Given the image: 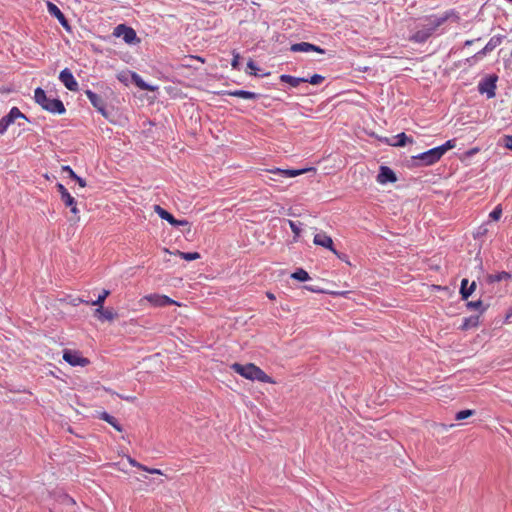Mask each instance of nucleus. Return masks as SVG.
Returning <instances> with one entry per match:
<instances>
[{
	"label": "nucleus",
	"mask_w": 512,
	"mask_h": 512,
	"mask_svg": "<svg viewBox=\"0 0 512 512\" xmlns=\"http://www.w3.org/2000/svg\"><path fill=\"white\" fill-rule=\"evenodd\" d=\"M456 146L455 139H451L446 141L443 145L438 146V150L440 151L441 155L443 156L448 150L453 149Z\"/></svg>",
	"instance_id": "473e14b6"
},
{
	"label": "nucleus",
	"mask_w": 512,
	"mask_h": 512,
	"mask_svg": "<svg viewBox=\"0 0 512 512\" xmlns=\"http://www.w3.org/2000/svg\"><path fill=\"white\" fill-rule=\"evenodd\" d=\"M312 169L313 168H308V169H280V168H275V169L269 170V172L272 173V174H275V175H279V176L284 177V178H288V177H296V176L302 175L305 172H307L309 170H312Z\"/></svg>",
	"instance_id": "2eb2a0df"
},
{
	"label": "nucleus",
	"mask_w": 512,
	"mask_h": 512,
	"mask_svg": "<svg viewBox=\"0 0 512 512\" xmlns=\"http://www.w3.org/2000/svg\"><path fill=\"white\" fill-rule=\"evenodd\" d=\"M65 502H66V509L68 507H75L76 506V502L73 498L69 497L68 495H66V499H65Z\"/></svg>",
	"instance_id": "c03bdc74"
},
{
	"label": "nucleus",
	"mask_w": 512,
	"mask_h": 512,
	"mask_svg": "<svg viewBox=\"0 0 512 512\" xmlns=\"http://www.w3.org/2000/svg\"><path fill=\"white\" fill-rule=\"evenodd\" d=\"M123 399L126 401L133 402L136 398L134 396H126V397H123Z\"/></svg>",
	"instance_id": "5fc2aeb1"
},
{
	"label": "nucleus",
	"mask_w": 512,
	"mask_h": 512,
	"mask_svg": "<svg viewBox=\"0 0 512 512\" xmlns=\"http://www.w3.org/2000/svg\"><path fill=\"white\" fill-rule=\"evenodd\" d=\"M100 418L104 421H106L107 423H109L112 427H114L117 431L119 432H122L123 428L122 426L118 423L117 419L111 415H109L107 412H103L101 413V416Z\"/></svg>",
	"instance_id": "cd10ccee"
},
{
	"label": "nucleus",
	"mask_w": 512,
	"mask_h": 512,
	"mask_svg": "<svg viewBox=\"0 0 512 512\" xmlns=\"http://www.w3.org/2000/svg\"><path fill=\"white\" fill-rule=\"evenodd\" d=\"M177 254L184 260L192 261L200 258V254L198 252H181L177 251Z\"/></svg>",
	"instance_id": "2f4dec72"
},
{
	"label": "nucleus",
	"mask_w": 512,
	"mask_h": 512,
	"mask_svg": "<svg viewBox=\"0 0 512 512\" xmlns=\"http://www.w3.org/2000/svg\"><path fill=\"white\" fill-rule=\"evenodd\" d=\"M146 472L148 473H151V474H159V475H162V471L160 469H157V468H149L148 467V470H145Z\"/></svg>",
	"instance_id": "de8ad7c7"
},
{
	"label": "nucleus",
	"mask_w": 512,
	"mask_h": 512,
	"mask_svg": "<svg viewBox=\"0 0 512 512\" xmlns=\"http://www.w3.org/2000/svg\"><path fill=\"white\" fill-rule=\"evenodd\" d=\"M57 188H58V191L61 195V199L64 200V184L62 183H57Z\"/></svg>",
	"instance_id": "49530a36"
},
{
	"label": "nucleus",
	"mask_w": 512,
	"mask_h": 512,
	"mask_svg": "<svg viewBox=\"0 0 512 512\" xmlns=\"http://www.w3.org/2000/svg\"><path fill=\"white\" fill-rule=\"evenodd\" d=\"M66 206L71 207V212L75 215L73 218V221L76 223L79 221L80 217L78 215L79 211L76 207V201L74 197H72L67 191H66Z\"/></svg>",
	"instance_id": "a878e982"
},
{
	"label": "nucleus",
	"mask_w": 512,
	"mask_h": 512,
	"mask_svg": "<svg viewBox=\"0 0 512 512\" xmlns=\"http://www.w3.org/2000/svg\"><path fill=\"white\" fill-rule=\"evenodd\" d=\"M113 35L116 37H122L127 44H139L140 38L137 37L136 31L132 27H128L125 24H119L115 27Z\"/></svg>",
	"instance_id": "39448f33"
},
{
	"label": "nucleus",
	"mask_w": 512,
	"mask_h": 512,
	"mask_svg": "<svg viewBox=\"0 0 512 512\" xmlns=\"http://www.w3.org/2000/svg\"><path fill=\"white\" fill-rule=\"evenodd\" d=\"M58 79L64 83V70H61L58 75Z\"/></svg>",
	"instance_id": "3c124183"
},
{
	"label": "nucleus",
	"mask_w": 512,
	"mask_h": 512,
	"mask_svg": "<svg viewBox=\"0 0 512 512\" xmlns=\"http://www.w3.org/2000/svg\"><path fill=\"white\" fill-rule=\"evenodd\" d=\"M434 32L427 26L424 25L421 29L416 31L411 39L418 43L425 42Z\"/></svg>",
	"instance_id": "f3484780"
},
{
	"label": "nucleus",
	"mask_w": 512,
	"mask_h": 512,
	"mask_svg": "<svg viewBox=\"0 0 512 512\" xmlns=\"http://www.w3.org/2000/svg\"><path fill=\"white\" fill-rule=\"evenodd\" d=\"M231 369L248 380H257L259 382L270 384L275 383V381L269 375H267L260 367L253 363H247L245 365L240 363H233L231 365Z\"/></svg>",
	"instance_id": "f257e3e1"
},
{
	"label": "nucleus",
	"mask_w": 512,
	"mask_h": 512,
	"mask_svg": "<svg viewBox=\"0 0 512 512\" xmlns=\"http://www.w3.org/2000/svg\"><path fill=\"white\" fill-rule=\"evenodd\" d=\"M474 414V411L473 410H461L459 411L456 415H455V419L457 421H461V420H464L470 416H472Z\"/></svg>",
	"instance_id": "f704fd0d"
},
{
	"label": "nucleus",
	"mask_w": 512,
	"mask_h": 512,
	"mask_svg": "<svg viewBox=\"0 0 512 512\" xmlns=\"http://www.w3.org/2000/svg\"><path fill=\"white\" fill-rule=\"evenodd\" d=\"M34 99L43 109L52 113H64V104L58 98H50L45 90L38 87L34 91Z\"/></svg>",
	"instance_id": "f03ea898"
},
{
	"label": "nucleus",
	"mask_w": 512,
	"mask_h": 512,
	"mask_svg": "<svg viewBox=\"0 0 512 512\" xmlns=\"http://www.w3.org/2000/svg\"><path fill=\"white\" fill-rule=\"evenodd\" d=\"M292 52H317L323 54L325 51L320 48L319 46H316L314 44L308 43V42H300L293 44L290 48Z\"/></svg>",
	"instance_id": "4468645a"
},
{
	"label": "nucleus",
	"mask_w": 512,
	"mask_h": 512,
	"mask_svg": "<svg viewBox=\"0 0 512 512\" xmlns=\"http://www.w3.org/2000/svg\"><path fill=\"white\" fill-rule=\"evenodd\" d=\"M127 460H128V462H129V464H130L131 466H133V467H136V468L141 469V470H148V467H147V466H145V465H143V464H141V463L137 462L134 458H132V457H130V456H128V457H127Z\"/></svg>",
	"instance_id": "58836bf2"
},
{
	"label": "nucleus",
	"mask_w": 512,
	"mask_h": 512,
	"mask_svg": "<svg viewBox=\"0 0 512 512\" xmlns=\"http://www.w3.org/2000/svg\"><path fill=\"white\" fill-rule=\"evenodd\" d=\"M66 89H68L70 91H77L78 90V83H77V81L75 80V78L72 75V73H70L67 69H66Z\"/></svg>",
	"instance_id": "c85d7f7f"
},
{
	"label": "nucleus",
	"mask_w": 512,
	"mask_h": 512,
	"mask_svg": "<svg viewBox=\"0 0 512 512\" xmlns=\"http://www.w3.org/2000/svg\"><path fill=\"white\" fill-rule=\"evenodd\" d=\"M266 295H267V297H268L270 300H274V299H275L274 294H273V293H271V292H267V294H266Z\"/></svg>",
	"instance_id": "6e6d98bb"
},
{
	"label": "nucleus",
	"mask_w": 512,
	"mask_h": 512,
	"mask_svg": "<svg viewBox=\"0 0 512 512\" xmlns=\"http://www.w3.org/2000/svg\"><path fill=\"white\" fill-rule=\"evenodd\" d=\"M305 289H307V290H309V291H311V292H315V293H320V292H322V290H321V289H317V288H315V287H313V286H305Z\"/></svg>",
	"instance_id": "8fccbe9b"
},
{
	"label": "nucleus",
	"mask_w": 512,
	"mask_h": 512,
	"mask_svg": "<svg viewBox=\"0 0 512 512\" xmlns=\"http://www.w3.org/2000/svg\"><path fill=\"white\" fill-rule=\"evenodd\" d=\"M154 211L163 220L169 222L172 226H187L190 231V223L187 220H177L171 213L162 208L160 205H154Z\"/></svg>",
	"instance_id": "423d86ee"
},
{
	"label": "nucleus",
	"mask_w": 512,
	"mask_h": 512,
	"mask_svg": "<svg viewBox=\"0 0 512 512\" xmlns=\"http://www.w3.org/2000/svg\"><path fill=\"white\" fill-rule=\"evenodd\" d=\"M66 174H68V178L78 184L79 189H84L86 187V180L77 176L76 173L66 165Z\"/></svg>",
	"instance_id": "393cba45"
},
{
	"label": "nucleus",
	"mask_w": 512,
	"mask_h": 512,
	"mask_svg": "<svg viewBox=\"0 0 512 512\" xmlns=\"http://www.w3.org/2000/svg\"><path fill=\"white\" fill-rule=\"evenodd\" d=\"M86 95L89 98L91 104L99 113H101L103 116L107 117L106 112V104L103 98L96 93L92 92L91 90L86 91Z\"/></svg>",
	"instance_id": "9d476101"
},
{
	"label": "nucleus",
	"mask_w": 512,
	"mask_h": 512,
	"mask_svg": "<svg viewBox=\"0 0 512 512\" xmlns=\"http://www.w3.org/2000/svg\"><path fill=\"white\" fill-rule=\"evenodd\" d=\"M502 43V36H493L490 38L485 47L478 51L473 58L482 59L486 54L492 52L497 46Z\"/></svg>",
	"instance_id": "9b49d317"
},
{
	"label": "nucleus",
	"mask_w": 512,
	"mask_h": 512,
	"mask_svg": "<svg viewBox=\"0 0 512 512\" xmlns=\"http://www.w3.org/2000/svg\"><path fill=\"white\" fill-rule=\"evenodd\" d=\"M473 42H474L473 40H467V41L465 42V45H466V46H470V45H472V44H473Z\"/></svg>",
	"instance_id": "4d7b16f0"
},
{
	"label": "nucleus",
	"mask_w": 512,
	"mask_h": 512,
	"mask_svg": "<svg viewBox=\"0 0 512 512\" xmlns=\"http://www.w3.org/2000/svg\"><path fill=\"white\" fill-rule=\"evenodd\" d=\"M288 223H289V226H290L292 232L294 233V240L296 241L301 234V229H300L299 225L292 220H288Z\"/></svg>",
	"instance_id": "c9c22d12"
},
{
	"label": "nucleus",
	"mask_w": 512,
	"mask_h": 512,
	"mask_svg": "<svg viewBox=\"0 0 512 512\" xmlns=\"http://www.w3.org/2000/svg\"><path fill=\"white\" fill-rule=\"evenodd\" d=\"M279 78L281 82L288 83L292 87H297L300 83L307 82V78H298L287 74H282Z\"/></svg>",
	"instance_id": "b1692460"
},
{
	"label": "nucleus",
	"mask_w": 512,
	"mask_h": 512,
	"mask_svg": "<svg viewBox=\"0 0 512 512\" xmlns=\"http://www.w3.org/2000/svg\"><path fill=\"white\" fill-rule=\"evenodd\" d=\"M94 316L100 321H113L117 317V313L113 309H104L103 306L98 307L94 311Z\"/></svg>",
	"instance_id": "dca6fc26"
},
{
	"label": "nucleus",
	"mask_w": 512,
	"mask_h": 512,
	"mask_svg": "<svg viewBox=\"0 0 512 512\" xmlns=\"http://www.w3.org/2000/svg\"><path fill=\"white\" fill-rule=\"evenodd\" d=\"M453 426H454L453 424H450L449 426L444 425V424H441V425H440V427L443 429V431H447V430H448V428H451V427H453Z\"/></svg>",
	"instance_id": "864d4df0"
},
{
	"label": "nucleus",
	"mask_w": 512,
	"mask_h": 512,
	"mask_svg": "<svg viewBox=\"0 0 512 512\" xmlns=\"http://www.w3.org/2000/svg\"><path fill=\"white\" fill-rule=\"evenodd\" d=\"M479 152V148L475 147V148H472L470 150H468L465 155L470 157V156H473L474 154L478 153Z\"/></svg>",
	"instance_id": "09e8293b"
},
{
	"label": "nucleus",
	"mask_w": 512,
	"mask_h": 512,
	"mask_svg": "<svg viewBox=\"0 0 512 512\" xmlns=\"http://www.w3.org/2000/svg\"><path fill=\"white\" fill-rule=\"evenodd\" d=\"M504 145L507 149L512 150V135H507L503 139Z\"/></svg>",
	"instance_id": "37998d69"
},
{
	"label": "nucleus",
	"mask_w": 512,
	"mask_h": 512,
	"mask_svg": "<svg viewBox=\"0 0 512 512\" xmlns=\"http://www.w3.org/2000/svg\"><path fill=\"white\" fill-rule=\"evenodd\" d=\"M226 94L229 96L238 97V98L247 99V100H253V99L258 98V94L254 93V92H250V91H245V90L228 91V92H226Z\"/></svg>",
	"instance_id": "5701e85b"
},
{
	"label": "nucleus",
	"mask_w": 512,
	"mask_h": 512,
	"mask_svg": "<svg viewBox=\"0 0 512 512\" xmlns=\"http://www.w3.org/2000/svg\"><path fill=\"white\" fill-rule=\"evenodd\" d=\"M468 279H463L461 281V288H460V294L464 300L468 299L469 296L475 291L476 289V282L473 281L470 286L468 287Z\"/></svg>",
	"instance_id": "6ab92c4d"
},
{
	"label": "nucleus",
	"mask_w": 512,
	"mask_h": 512,
	"mask_svg": "<svg viewBox=\"0 0 512 512\" xmlns=\"http://www.w3.org/2000/svg\"><path fill=\"white\" fill-rule=\"evenodd\" d=\"M7 126L3 120V118L0 119V134H4L7 131Z\"/></svg>",
	"instance_id": "a18cd8bd"
},
{
	"label": "nucleus",
	"mask_w": 512,
	"mask_h": 512,
	"mask_svg": "<svg viewBox=\"0 0 512 512\" xmlns=\"http://www.w3.org/2000/svg\"><path fill=\"white\" fill-rule=\"evenodd\" d=\"M65 27H66V31H69L70 30V26L68 25V23L66 22L65 24Z\"/></svg>",
	"instance_id": "bf43d9fd"
},
{
	"label": "nucleus",
	"mask_w": 512,
	"mask_h": 512,
	"mask_svg": "<svg viewBox=\"0 0 512 512\" xmlns=\"http://www.w3.org/2000/svg\"><path fill=\"white\" fill-rule=\"evenodd\" d=\"M76 194H77V196H80V197H82V198H84V197H85V195H84L83 193L76 192Z\"/></svg>",
	"instance_id": "13d9d810"
},
{
	"label": "nucleus",
	"mask_w": 512,
	"mask_h": 512,
	"mask_svg": "<svg viewBox=\"0 0 512 512\" xmlns=\"http://www.w3.org/2000/svg\"><path fill=\"white\" fill-rule=\"evenodd\" d=\"M145 303H149L150 305H152L154 307H165L168 305L181 306L180 303L171 299L170 297H168L166 295L157 294V293L145 295L144 297H142L139 300V304L141 306H144Z\"/></svg>",
	"instance_id": "7ed1b4c3"
},
{
	"label": "nucleus",
	"mask_w": 512,
	"mask_h": 512,
	"mask_svg": "<svg viewBox=\"0 0 512 512\" xmlns=\"http://www.w3.org/2000/svg\"><path fill=\"white\" fill-rule=\"evenodd\" d=\"M501 215H502V209H501L500 205H498V206H496V207L494 208V210L490 213V215H489V216H490V218H491V219H493L494 221H497V220H499V219H500Z\"/></svg>",
	"instance_id": "4c0bfd02"
},
{
	"label": "nucleus",
	"mask_w": 512,
	"mask_h": 512,
	"mask_svg": "<svg viewBox=\"0 0 512 512\" xmlns=\"http://www.w3.org/2000/svg\"><path fill=\"white\" fill-rule=\"evenodd\" d=\"M247 67L250 70L249 73L251 75H254V76L257 75L258 67L256 66V64H255V62L253 60H249L248 61Z\"/></svg>",
	"instance_id": "ea45409f"
},
{
	"label": "nucleus",
	"mask_w": 512,
	"mask_h": 512,
	"mask_svg": "<svg viewBox=\"0 0 512 512\" xmlns=\"http://www.w3.org/2000/svg\"><path fill=\"white\" fill-rule=\"evenodd\" d=\"M510 278H511V275L508 272L502 271V272H498L495 274H489L487 276V281L489 283H494V282H500L503 280H509Z\"/></svg>",
	"instance_id": "bb28decb"
},
{
	"label": "nucleus",
	"mask_w": 512,
	"mask_h": 512,
	"mask_svg": "<svg viewBox=\"0 0 512 512\" xmlns=\"http://www.w3.org/2000/svg\"><path fill=\"white\" fill-rule=\"evenodd\" d=\"M324 81V77L319 74H314L310 78H307V82L312 85H318Z\"/></svg>",
	"instance_id": "e433bc0d"
},
{
	"label": "nucleus",
	"mask_w": 512,
	"mask_h": 512,
	"mask_svg": "<svg viewBox=\"0 0 512 512\" xmlns=\"http://www.w3.org/2000/svg\"><path fill=\"white\" fill-rule=\"evenodd\" d=\"M394 139H396V141H389L387 140V143L391 146H395V147H403L405 146L407 143H413V139L408 137L404 132L396 135L394 137Z\"/></svg>",
	"instance_id": "412c9836"
},
{
	"label": "nucleus",
	"mask_w": 512,
	"mask_h": 512,
	"mask_svg": "<svg viewBox=\"0 0 512 512\" xmlns=\"http://www.w3.org/2000/svg\"><path fill=\"white\" fill-rule=\"evenodd\" d=\"M131 79L133 81V83L138 87L140 88L141 90H146V91H151V92H154L156 91L158 88L157 86H152V85H149L147 84L140 75H138L137 73L133 72L131 74Z\"/></svg>",
	"instance_id": "a211bd4d"
},
{
	"label": "nucleus",
	"mask_w": 512,
	"mask_h": 512,
	"mask_svg": "<svg viewBox=\"0 0 512 512\" xmlns=\"http://www.w3.org/2000/svg\"><path fill=\"white\" fill-rule=\"evenodd\" d=\"M496 81L497 76H489L484 79L478 85L479 92L482 94L486 93L488 98H493L495 96Z\"/></svg>",
	"instance_id": "6e6552de"
},
{
	"label": "nucleus",
	"mask_w": 512,
	"mask_h": 512,
	"mask_svg": "<svg viewBox=\"0 0 512 512\" xmlns=\"http://www.w3.org/2000/svg\"><path fill=\"white\" fill-rule=\"evenodd\" d=\"M239 60H240V55H239V53H237V52L233 51V59H232V63H231V65H232V67H233L234 69H238V68H239Z\"/></svg>",
	"instance_id": "79ce46f5"
},
{
	"label": "nucleus",
	"mask_w": 512,
	"mask_h": 512,
	"mask_svg": "<svg viewBox=\"0 0 512 512\" xmlns=\"http://www.w3.org/2000/svg\"><path fill=\"white\" fill-rule=\"evenodd\" d=\"M377 181L380 184H386L387 182L394 183L397 181V177L392 169L387 166H381L379 174L377 175Z\"/></svg>",
	"instance_id": "ddd939ff"
},
{
	"label": "nucleus",
	"mask_w": 512,
	"mask_h": 512,
	"mask_svg": "<svg viewBox=\"0 0 512 512\" xmlns=\"http://www.w3.org/2000/svg\"><path fill=\"white\" fill-rule=\"evenodd\" d=\"M313 243L318 246H322L326 249H329L332 251L335 255L339 256L337 250L333 246V240L330 236H328L326 233L321 232L317 233L314 236Z\"/></svg>",
	"instance_id": "1a4fd4ad"
},
{
	"label": "nucleus",
	"mask_w": 512,
	"mask_h": 512,
	"mask_svg": "<svg viewBox=\"0 0 512 512\" xmlns=\"http://www.w3.org/2000/svg\"><path fill=\"white\" fill-rule=\"evenodd\" d=\"M189 58L198 60V61H200L202 63L205 62V60L202 57H200V56H189Z\"/></svg>",
	"instance_id": "603ef678"
},
{
	"label": "nucleus",
	"mask_w": 512,
	"mask_h": 512,
	"mask_svg": "<svg viewBox=\"0 0 512 512\" xmlns=\"http://www.w3.org/2000/svg\"><path fill=\"white\" fill-rule=\"evenodd\" d=\"M46 4H47L48 12L52 16L56 17L58 19L59 23L64 27V13L54 3L47 1Z\"/></svg>",
	"instance_id": "aec40b11"
},
{
	"label": "nucleus",
	"mask_w": 512,
	"mask_h": 512,
	"mask_svg": "<svg viewBox=\"0 0 512 512\" xmlns=\"http://www.w3.org/2000/svg\"><path fill=\"white\" fill-rule=\"evenodd\" d=\"M467 307L472 310H478L482 307V301L481 300L470 301L467 303Z\"/></svg>",
	"instance_id": "a19ab883"
},
{
	"label": "nucleus",
	"mask_w": 512,
	"mask_h": 512,
	"mask_svg": "<svg viewBox=\"0 0 512 512\" xmlns=\"http://www.w3.org/2000/svg\"><path fill=\"white\" fill-rule=\"evenodd\" d=\"M110 291L104 289L97 297L96 300L92 302L93 306L101 307L104 304L105 299L109 296Z\"/></svg>",
	"instance_id": "7c9ffc66"
},
{
	"label": "nucleus",
	"mask_w": 512,
	"mask_h": 512,
	"mask_svg": "<svg viewBox=\"0 0 512 512\" xmlns=\"http://www.w3.org/2000/svg\"><path fill=\"white\" fill-rule=\"evenodd\" d=\"M49 512H55L53 509H49Z\"/></svg>",
	"instance_id": "052dcab7"
},
{
	"label": "nucleus",
	"mask_w": 512,
	"mask_h": 512,
	"mask_svg": "<svg viewBox=\"0 0 512 512\" xmlns=\"http://www.w3.org/2000/svg\"><path fill=\"white\" fill-rule=\"evenodd\" d=\"M448 15H444L441 17L431 16L428 18V23L426 24L433 32L437 30L438 27H440L442 24H444L447 19Z\"/></svg>",
	"instance_id": "4be33fe9"
},
{
	"label": "nucleus",
	"mask_w": 512,
	"mask_h": 512,
	"mask_svg": "<svg viewBox=\"0 0 512 512\" xmlns=\"http://www.w3.org/2000/svg\"><path fill=\"white\" fill-rule=\"evenodd\" d=\"M442 155L437 147L415 156V159L421 160L424 165H433L441 159Z\"/></svg>",
	"instance_id": "0eeeda50"
},
{
	"label": "nucleus",
	"mask_w": 512,
	"mask_h": 512,
	"mask_svg": "<svg viewBox=\"0 0 512 512\" xmlns=\"http://www.w3.org/2000/svg\"><path fill=\"white\" fill-rule=\"evenodd\" d=\"M66 363L72 367L86 368L91 364V361L82 351L66 348Z\"/></svg>",
	"instance_id": "20e7f679"
},
{
	"label": "nucleus",
	"mask_w": 512,
	"mask_h": 512,
	"mask_svg": "<svg viewBox=\"0 0 512 512\" xmlns=\"http://www.w3.org/2000/svg\"><path fill=\"white\" fill-rule=\"evenodd\" d=\"M7 128L15 123L17 119H24L27 122H30V120L27 118L25 114H23L18 107H12L8 114L2 117Z\"/></svg>",
	"instance_id": "f8f14e48"
},
{
	"label": "nucleus",
	"mask_w": 512,
	"mask_h": 512,
	"mask_svg": "<svg viewBox=\"0 0 512 512\" xmlns=\"http://www.w3.org/2000/svg\"><path fill=\"white\" fill-rule=\"evenodd\" d=\"M478 325V317L465 318L461 326L462 330H467L470 327H476Z\"/></svg>",
	"instance_id": "72a5a7b5"
},
{
	"label": "nucleus",
	"mask_w": 512,
	"mask_h": 512,
	"mask_svg": "<svg viewBox=\"0 0 512 512\" xmlns=\"http://www.w3.org/2000/svg\"><path fill=\"white\" fill-rule=\"evenodd\" d=\"M291 277L298 281H307L310 279L308 272L301 268L292 273Z\"/></svg>",
	"instance_id": "c756f323"
}]
</instances>
